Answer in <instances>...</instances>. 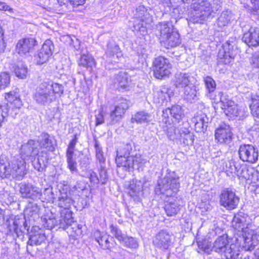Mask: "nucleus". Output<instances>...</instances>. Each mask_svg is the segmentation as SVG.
<instances>
[{"mask_svg": "<svg viewBox=\"0 0 259 259\" xmlns=\"http://www.w3.org/2000/svg\"><path fill=\"white\" fill-rule=\"evenodd\" d=\"M115 161L118 167H123L125 170L139 169L143 159L140 155L133 154L131 143H127L117 151Z\"/></svg>", "mask_w": 259, "mask_h": 259, "instance_id": "f257e3e1", "label": "nucleus"}, {"mask_svg": "<svg viewBox=\"0 0 259 259\" xmlns=\"http://www.w3.org/2000/svg\"><path fill=\"white\" fill-rule=\"evenodd\" d=\"M179 177L175 171L167 169L163 178L158 181L155 189V193L165 194L167 197L172 196L179 190Z\"/></svg>", "mask_w": 259, "mask_h": 259, "instance_id": "f03ea898", "label": "nucleus"}, {"mask_svg": "<svg viewBox=\"0 0 259 259\" xmlns=\"http://www.w3.org/2000/svg\"><path fill=\"white\" fill-rule=\"evenodd\" d=\"M72 203L73 200L67 193L60 192L57 204L58 207L62 208L59 218V227L64 230L74 222L72 217V212L70 210Z\"/></svg>", "mask_w": 259, "mask_h": 259, "instance_id": "7ed1b4c3", "label": "nucleus"}, {"mask_svg": "<svg viewBox=\"0 0 259 259\" xmlns=\"http://www.w3.org/2000/svg\"><path fill=\"white\" fill-rule=\"evenodd\" d=\"M220 7V4L217 2L212 1L210 3L207 0H203L194 5L192 18L194 23H201L212 13H216Z\"/></svg>", "mask_w": 259, "mask_h": 259, "instance_id": "20e7f679", "label": "nucleus"}, {"mask_svg": "<svg viewBox=\"0 0 259 259\" xmlns=\"http://www.w3.org/2000/svg\"><path fill=\"white\" fill-rule=\"evenodd\" d=\"M5 99L8 103L0 104V127L2 123L7 120L6 118L8 116L10 109L12 110L19 109L22 106L19 90L17 89L6 93Z\"/></svg>", "mask_w": 259, "mask_h": 259, "instance_id": "39448f33", "label": "nucleus"}, {"mask_svg": "<svg viewBox=\"0 0 259 259\" xmlns=\"http://www.w3.org/2000/svg\"><path fill=\"white\" fill-rule=\"evenodd\" d=\"M218 97L222 104V108L227 116L233 118L237 117L242 118L244 116V111L239 109L237 105L227 95L219 92Z\"/></svg>", "mask_w": 259, "mask_h": 259, "instance_id": "423d86ee", "label": "nucleus"}, {"mask_svg": "<svg viewBox=\"0 0 259 259\" xmlns=\"http://www.w3.org/2000/svg\"><path fill=\"white\" fill-rule=\"evenodd\" d=\"M239 237L236 240L240 242H244L243 247L247 250L254 249L255 246L259 240V232L253 229L251 225L247 226L243 232L237 235Z\"/></svg>", "mask_w": 259, "mask_h": 259, "instance_id": "0eeeda50", "label": "nucleus"}, {"mask_svg": "<svg viewBox=\"0 0 259 259\" xmlns=\"http://www.w3.org/2000/svg\"><path fill=\"white\" fill-rule=\"evenodd\" d=\"M52 94L48 87L47 82H45L36 87L33 99L38 105L49 106L55 101Z\"/></svg>", "mask_w": 259, "mask_h": 259, "instance_id": "6e6552de", "label": "nucleus"}, {"mask_svg": "<svg viewBox=\"0 0 259 259\" xmlns=\"http://www.w3.org/2000/svg\"><path fill=\"white\" fill-rule=\"evenodd\" d=\"M239 200V197L231 188H224L220 192V204L227 210H231L235 209L238 205Z\"/></svg>", "mask_w": 259, "mask_h": 259, "instance_id": "1a4fd4ad", "label": "nucleus"}, {"mask_svg": "<svg viewBox=\"0 0 259 259\" xmlns=\"http://www.w3.org/2000/svg\"><path fill=\"white\" fill-rule=\"evenodd\" d=\"M130 101L122 97H117L114 105L110 107V117L112 123L119 121L129 107Z\"/></svg>", "mask_w": 259, "mask_h": 259, "instance_id": "9d476101", "label": "nucleus"}, {"mask_svg": "<svg viewBox=\"0 0 259 259\" xmlns=\"http://www.w3.org/2000/svg\"><path fill=\"white\" fill-rule=\"evenodd\" d=\"M171 65L169 60L163 57H158L153 62L154 76L157 79L169 77L170 74Z\"/></svg>", "mask_w": 259, "mask_h": 259, "instance_id": "9b49d317", "label": "nucleus"}, {"mask_svg": "<svg viewBox=\"0 0 259 259\" xmlns=\"http://www.w3.org/2000/svg\"><path fill=\"white\" fill-rule=\"evenodd\" d=\"M9 171L7 178H13L21 180L26 174V163L25 160L20 158L10 161V165L8 168Z\"/></svg>", "mask_w": 259, "mask_h": 259, "instance_id": "f8f14e48", "label": "nucleus"}, {"mask_svg": "<svg viewBox=\"0 0 259 259\" xmlns=\"http://www.w3.org/2000/svg\"><path fill=\"white\" fill-rule=\"evenodd\" d=\"M238 155L242 161L255 163L258 160V151L257 148L251 144H241L238 150Z\"/></svg>", "mask_w": 259, "mask_h": 259, "instance_id": "ddd939ff", "label": "nucleus"}, {"mask_svg": "<svg viewBox=\"0 0 259 259\" xmlns=\"http://www.w3.org/2000/svg\"><path fill=\"white\" fill-rule=\"evenodd\" d=\"M19 192L22 197L33 200L40 199L42 196L41 189L31 183H21L19 184Z\"/></svg>", "mask_w": 259, "mask_h": 259, "instance_id": "4468645a", "label": "nucleus"}, {"mask_svg": "<svg viewBox=\"0 0 259 259\" xmlns=\"http://www.w3.org/2000/svg\"><path fill=\"white\" fill-rule=\"evenodd\" d=\"M195 78L191 73L178 72L175 73L173 79L174 86L177 89H183L194 82Z\"/></svg>", "mask_w": 259, "mask_h": 259, "instance_id": "2eb2a0df", "label": "nucleus"}, {"mask_svg": "<svg viewBox=\"0 0 259 259\" xmlns=\"http://www.w3.org/2000/svg\"><path fill=\"white\" fill-rule=\"evenodd\" d=\"M233 45L227 41L222 46V49L219 51L218 55L219 64H230L234 59Z\"/></svg>", "mask_w": 259, "mask_h": 259, "instance_id": "dca6fc26", "label": "nucleus"}, {"mask_svg": "<svg viewBox=\"0 0 259 259\" xmlns=\"http://www.w3.org/2000/svg\"><path fill=\"white\" fill-rule=\"evenodd\" d=\"M54 49L53 42L50 39L46 40L37 55L35 56L36 63L42 64L46 62L52 55Z\"/></svg>", "mask_w": 259, "mask_h": 259, "instance_id": "f3484780", "label": "nucleus"}, {"mask_svg": "<svg viewBox=\"0 0 259 259\" xmlns=\"http://www.w3.org/2000/svg\"><path fill=\"white\" fill-rule=\"evenodd\" d=\"M153 243L157 248L167 250L171 243V235L167 231L161 230L156 235Z\"/></svg>", "mask_w": 259, "mask_h": 259, "instance_id": "a211bd4d", "label": "nucleus"}, {"mask_svg": "<svg viewBox=\"0 0 259 259\" xmlns=\"http://www.w3.org/2000/svg\"><path fill=\"white\" fill-rule=\"evenodd\" d=\"M137 11L140 13L136 14L138 18L134 22V28L135 30L140 31L144 35L147 32V25L149 22V20L147 18L148 15L144 7H139Z\"/></svg>", "mask_w": 259, "mask_h": 259, "instance_id": "6ab92c4d", "label": "nucleus"}, {"mask_svg": "<svg viewBox=\"0 0 259 259\" xmlns=\"http://www.w3.org/2000/svg\"><path fill=\"white\" fill-rule=\"evenodd\" d=\"M29 234L27 244L30 246L39 245L45 242L47 239L44 230L37 226L32 227Z\"/></svg>", "mask_w": 259, "mask_h": 259, "instance_id": "aec40b11", "label": "nucleus"}, {"mask_svg": "<svg viewBox=\"0 0 259 259\" xmlns=\"http://www.w3.org/2000/svg\"><path fill=\"white\" fill-rule=\"evenodd\" d=\"M249 220L248 215L242 212H239L234 215L232 221V226L237 235L243 232L247 226L251 225L249 222Z\"/></svg>", "mask_w": 259, "mask_h": 259, "instance_id": "412c9836", "label": "nucleus"}, {"mask_svg": "<svg viewBox=\"0 0 259 259\" xmlns=\"http://www.w3.org/2000/svg\"><path fill=\"white\" fill-rule=\"evenodd\" d=\"M36 45V41L33 38H22L17 43L16 51L20 56L26 55L33 50Z\"/></svg>", "mask_w": 259, "mask_h": 259, "instance_id": "4be33fe9", "label": "nucleus"}, {"mask_svg": "<svg viewBox=\"0 0 259 259\" xmlns=\"http://www.w3.org/2000/svg\"><path fill=\"white\" fill-rule=\"evenodd\" d=\"M232 137V131L229 125L223 123L215 130V138L220 143H229Z\"/></svg>", "mask_w": 259, "mask_h": 259, "instance_id": "5701e85b", "label": "nucleus"}, {"mask_svg": "<svg viewBox=\"0 0 259 259\" xmlns=\"http://www.w3.org/2000/svg\"><path fill=\"white\" fill-rule=\"evenodd\" d=\"M242 40L249 47H257L259 45V28L251 27L245 32Z\"/></svg>", "mask_w": 259, "mask_h": 259, "instance_id": "b1692460", "label": "nucleus"}, {"mask_svg": "<svg viewBox=\"0 0 259 259\" xmlns=\"http://www.w3.org/2000/svg\"><path fill=\"white\" fill-rule=\"evenodd\" d=\"M131 80L127 73L120 72L116 74L114 79V87L119 92L127 91L130 89Z\"/></svg>", "mask_w": 259, "mask_h": 259, "instance_id": "393cba45", "label": "nucleus"}, {"mask_svg": "<svg viewBox=\"0 0 259 259\" xmlns=\"http://www.w3.org/2000/svg\"><path fill=\"white\" fill-rule=\"evenodd\" d=\"M177 31L171 22L164 21L159 22L156 25L155 33L159 37L160 41L171 33Z\"/></svg>", "mask_w": 259, "mask_h": 259, "instance_id": "a878e982", "label": "nucleus"}, {"mask_svg": "<svg viewBox=\"0 0 259 259\" xmlns=\"http://www.w3.org/2000/svg\"><path fill=\"white\" fill-rule=\"evenodd\" d=\"M25 224L26 220L24 217H15V219L13 220L12 225L10 224L8 226L10 232L12 233L14 237L16 236L22 239L24 236L21 228L22 227L26 228Z\"/></svg>", "mask_w": 259, "mask_h": 259, "instance_id": "bb28decb", "label": "nucleus"}, {"mask_svg": "<svg viewBox=\"0 0 259 259\" xmlns=\"http://www.w3.org/2000/svg\"><path fill=\"white\" fill-rule=\"evenodd\" d=\"M209 118L203 113H197L192 118L194 124V130L197 133H204L207 129Z\"/></svg>", "mask_w": 259, "mask_h": 259, "instance_id": "cd10ccee", "label": "nucleus"}, {"mask_svg": "<svg viewBox=\"0 0 259 259\" xmlns=\"http://www.w3.org/2000/svg\"><path fill=\"white\" fill-rule=\"evenodd\" d=\"M37 143L41 148L48 151L53 152L55 150L56 142L53 136L47 133H42L38 137Z\"/></svg>", "mask_w": 259, "mask_h": 259, "instance_id": "c85d7f7f", "label": "nucleus"}, {"mask_svg": "<svg viewBox=\"0 0 259 259\" xmlns=\"http://www.w3.org/2000/svg\"><path fill=\"white\" fill-rule=\"evenodd\" d=\"M21 158L24 160L28 157H33L39 153L35 142L33 140H29L28 142L22 145L20 149Z\"/></svg>", "mask_w": 259, "mask_h": 259, "instance_id": "c756f323", "label": "nucleus"}, {"mask_svg": "<svg viewBox=\"0 0 259 259\" xmlns=\"http://www.w3.org/2000/svg\"><path fill=\"white\" fill-rule=\"evenodd\" d=\"M161 46L169 49L177 47L181 43V39L178 31L171 33L160 41Z\"/></svg>", "mask_w": 259, "mask_h": 259, "instance_id": "7c9ffc66", "label": "nucleus"}, {"mask_svg": "<svg viewBox=\"0 0 259 259\" xmlns=\"http://www.w3.org/2000/svg\"><path fill=\"white\" fill-rule=\"evenodd\" d=\"M105 56L110 59H118L122 57L123 54L118 45L114 41H109L107 44Z\"/></svg>", "mask_w": 259, "mask_h": 259, "instance_id": "2f4dec72", "label": "nucleus"}, {"mask_svg": "<svg viewBox=\"0 0 259 259\" xmlns=\"http://www.w3.org/2000/svg\"><path fill=\"white\" fill-rule=\"evenodd\" d=\"M172 92L166 87H162L160 89L154 93L153 101L159 105H162L165 101L170 100Z\"/></svg>", "mask_w": 259, "mask_h": 259, "instance_id": "473e14b6", "label": "nucleus"}, {"mask_svg": "<svg viewBox=\"0 0 259 259\" xmlns=\"http://www.w3.org/2000/svg\"><path fill=\"white\" fill-rule=\"evenodd\" d=\"M181 209L180 201L177 198H171L167 201L164 205V210L168 217L176 216Z\"/></svg>", "mask_w": 259, "mask_h": 259, "instance_id": "72a5a7b5", "label": "nucleus"}, {"mask_svg": "<svg viewBox=\"0 0 259 259\" xmlns=\"http://www.w3.org/2000/svg\"><path fill=\"white\" fill-rule=\"evenodd\" d=\"M233 15L231 11L227 10L223 11L217 21V25L220 30L225 29L233 19Z\"/></svg>", "mask_w": 259, "mask_h": 259, "instance_id": "f704fd0d", "label": "nucleus"}, {"mask_svg": "<svg viewBox=\"0 0 259 259\" xmlns=\"http://www.w3.org/2000/svg\"><path fill=\"white\" fill-rule=\"evenodd\" d=\"M48 161L49 156L48 153L42 151L39 154H38L37 159H34L32 161V164L35 169L39 171H42L47 167Z\"/></svg>", "mask_w": 259, "mask_h": 259, "instance_id": "c9c22d12", "label": "nucleus"}, {"mask_svg": "<svg viewBox=\"0 0 259 259\" xmlns=\"http://www.w3.org/2000/svg\"><path fill=\"white\" fill-rule=\"evenodd\" d=\"M184 96L186 100L190 102H193L198 100V93L194 82L182 89Z\"/></svg>", "mask_w": 259, "mask_h": 259, "instance_id": "e433bc0d", "label": "nucleus"}, {"mask_svg": "<svg viewBox=\"0 0 259 259\" xmlns=\"http://www.w3.org/2000/svg\"><path fill=\"white\" fill-rule=\"evenodd\" d=\"M228 245L227 237L221 236L214 242L212 250L216 252L223 253Z\"/></svg>", "mask_w": 259, "mask_h": 259, "instance_id": "4c0bfd02", "label": "nucleus"}, {"mask_svg": "<svg viewBox=\"0 0 259 259\" xmlns=\"http://www.w3.org/2000/svg\"><path fill=\"white\" fill-rule=\"evenodd\" d=\"M223 253L226 259H237L240 254L239 247L236 244H229Z\"/></svg>", "mask_w": 259, "mask_h": 259, "instance_id": "58836bf2", "label": "nucleus"}, {"mask_svg": "<svg viewBox=\"0 0 259 259\" xmlns=\"http://www.w3.org/2000/svg\"><path fill=\"white\" fill-rule=\"evenodd\" d=\"M170 112V115L176 121L180 122L184 117V110L180 105H174L166 109L165 112Z\"/></svg>", "mask_w": 259, "mask_h": 259, "instance_id": "ea45409f", "label": "nucleus"}, {"mask_svg": "<svg viewBox=\"0 0 259 259\" xmlns=\"http://www.w3.org/2000/svg\"><path fill=\"white\" fill-rule=\"evenodd\" d=\"M41 220L42 226L47 229L51 230L56 226H59V220H56L53 214L41 218ZM59 228H61L60 227Z\"/></svg>", "mask_w": 259, "mask_h": 259, "instance_id": "a19ab883", "label": "nucleus"}, {"mask_svg": "<svg viewBox=\"0 0 259 259\" xmlns=\"http://www.w3.org/2000/svg\"><path fill=\"white\" fill-rule=\"evenodd\" d=\"M47 85L50 90V92L53 94V99L55 101L58 97H60L64 93V87L61 84L47 82Z\"/></svg>", "mask_w": 259, "mask_h": 259, "instance_id": "79ce46f5", "label": "nucleus"}, {"mask_svg": "<svg viewBox=\"0 0 259 259\" xmlns=\"http://www.w3.org/2000/svg\"><path fill=\"white\" fill-rule=\"evenodd\" d=\"M128 189V193L131 197L138 196L143 190L142 184L141 181H133L129 185Z\"/></svg>", "mask_w": 259, "mask_h": 259, "instance_id": "37998d69", "label": "nucleus"}, {"mask_svg": "<svg viewBox=\"0 0 259 259\" xmlns=\"http://www.w3.org/2000/svg\"><path fill=\"white\" fill-rule=\"evenodd\" d=\"M78 64L79 66L92 69V67L95 65V62L94 58L91 55L88 54H82L78 61Z\"/></svg>", "mask_w": 259, "mask_h": 259, "instance_id": "c03bdc74", "label": "nucleus"}, {"mask_svg": "<svg viewBox=\"0 0 259 259\" xmlns=\"http://www.w3.org/2000/svg\"><path fill=\"white\" fill-rule=\"evenodd\" d=\"M151 115L144 111H140L133 115L131 121L138 123H148L150 121Z\"/></svg>", "mask_w": 259, "mask_h": 259, "instance_id": "a18cd8bd", "label": "nucleus"}, {"mask_svg": "<svg viewBox=\"0 0 259 259\" xmlns=\"http://www.w3.org/2000/svg\"><path fill=\"white\" fill-rule=\"evenodd\" d=\"M178 139H180L184 145L187 146L192 145L194 140L193 134L186 128L183 131L181 130Z\"/></svg>", "mask_w": 259, "mask_h": 259, "instance_id": "49530a36", "label": "nucleus"}, {"mask_svg": "<svg viewBox=\"0 0 259 259\" xmlns=\"http://www.w3.org/2000/svg\"><path fill=\"white\" fill-rule=\"evenodd\" d=\"M203 81L205 83V86L208 92L207 96L210 99H212V93L216 89V83L214 79L210 76L203 77Z\"/></svg>", "mask_w": 259, "mask_h": 259, "instance_id": "de8ad7c7", "label": "nucleus"}, {"mask_svg": "<svg viewBox=\"0 0 259 259\" xmlns=\"http://www.w3.org/2000/svg\"><path fill=\"white\" fill-rule=\"evenodd\" d=\"M9 165V159L5 155L0 156V177L2 178H8V168Z\"/></svg>", "mask_w": 259, "mask_h": 259, "instance_id": "09e8293b", "label": "nucleus"}, {"mask_svg": "<svg viewBox=\"0 0 259 259\" xmlns=\"http://www.w3.org/2000/svg\"><path fill=\"white\" fill-rule=\"evenodd\" d=\"M251 114L253 117H259V95L251 96V103L249 106Z\"/></svg>", "mask_w": 259, "mask_h": 259, "instance_id": "8fccbe9b", "label": "nucleus"}, {"mask_svg": "<svg viewBox=\"0 0 259 259\" xmlns=\"http://www.w3.org/2000/svg\"><path fill=\"white\" fill-rule=\"evenodd\" d=\"M54 8L56 10L66 12L69 10L72 6L71 0H55L54 3Z\"/></svg>", "mask_w": 259, "mask_h": 259, "instance_id": "3c124183", "label": "nucleus"}, {"mask_svg": "<svg viewBox=\"0 0 259 259\" xmlns=\"http://www.w3.org/2000/svg\"><path fill=\"white\" fill-rule=\"evenodd\" d=\"M66 160L67 167L69 169L72 174H77L78 170L77 168V162L75 159L73 158L72 154H66Z\"/></svg>", "mask_w": 259, "mask_h": 259, "instance_id": "603ef678", "label": "nucleus"}, {"mask_svg": "<svg viewBox=\"0 0 259 259\" xmlns=\"http://www.w3.org/2000/svg\"><path fill=\"white\" fill-rule=\"evenodd\" d=\"M15 72L18 77L23 78L26 76L27 68L22 62H18L15 68Z\"/></svg>", "mask_w": 259, "mask_h": 259, "instance_id": "864d4df0", "label": "nucleus"}, {"mask_svg": "<svg viewBox=\"0 0 259 259\" xmlns=\"http://www.w3.org/2000/svg\"><path fill=\"white\" fill-rule=\"evenodd\" d=\"M42 196L41 197V198L40 200H41L42 201H44V199L46 200L47 201H48L49 202H51L53 203L54 202V200L55 199V194L53 193V188L52 187H49L46 188L44 192L42 193Z\"/></svg>", "mask_w": 259, "mask_h": 259, "instance_id": "5fc2aeb1", "label": "nucleus"}, {"mask_svg": "<svg viewBox=\"0 0 259 259\" xmlns=\"http://www.w3.org/2000/svg\"><path fill=\"white\" fill-rule=\"evenodd\" d=\"M166 131V134L170 140L178 139L181 132V130L178 128H176L171 125H170L169 127H167Z\"/></svg>", "mask_w": 259, "mask_h": 259, "instance_id": "6e6d98bb", "label": "nucleus"}, {"mask_svg": "<svg viewBox=\"0 0 259 259\" xmlns=\"http://www.w3.org/2000/svg\"><path fill=\"white\" fill-rule=\"evenodd\" d=\"M110 228L111 234L121 243L126 235L123 234L117 226L112 225Z\"/></svg>", "mask_w": 259, "mask_h": 259, "instance_id": "4d7b16f0", "label": "nucleus"}, {"mask_svg": "<svg viewBox=\"0 0 259 259\" xmlns=\"http://www.w3.org/2000/svg\"><path fill=\"white\" fill-rule=\"evenodd\" d=\"M124 246L133 248H136L138 247V243L135 238L132 237L125 236L121 242Z\"/></svg>", "mask_w": 259, "mask_h": 259, "instance_id": "13d9d810", "label": "nucleus"}, {"mask_svg": "<svg viewBox=\"0 0 259 259\" xmlns=\"http://www.w3.org/2000/svg\"><path fill=\"white\" fill-rule=\"evenodd\" d=\"M10 83V76L9 73L3 72L0 75V89H5Z\"/></svg>", "mask_w": 259, "mask_h": 259, "instance_id": "bf43d9fd", "label": "nucleus"}, {"mask_svg": "<svg viewBox=\"0 0 259 259\" xmlns=\"http://www.w3.org/2000/svg\"><path fill=\"white\" fill-rule=\"evenodd\" d=\"M39 210V207L36 204H31L27 206L24 211V213L25 215L33 217L37 215Z\"/></svg>", "mask_w": 259, "mask_h": 259, "instance_id": "052dcab7", "label": "nucleus"}, {"mask_svg": "<svg viewBox=\"0 0 259 259\" xmlns=\"http://www.w3.org/2000/svg\"><path fill=\"white\" fill-rule=\"evenodd\" d=\"M94 236L97 242H98L101 246L104 247L105 242L107 241V235L101 233L100 231H96L94 234Z\"/></svg>", "mask_w": 259, "mask_h": 259, "instance_id": "680f3d73", "label": "nucleus"}, {"mask_svg": "<svg viewBox=\"0 0 259 259\" xmlns=\"http://www.w3.org/2000/svg\"><path fill=\"white\" fill-rule=\"evenodd\" d=\"M77 135L76 134L74 136L73 138L69 143L66 151V154H74V151L75 145L77 142Z\"/></svg>", "mask_w": 259, "mask_h": 259, "instance_id": "e2e57ef3", "label": "nucleus"}, {"mask_svg": "<svg viewBox=\"0 0 259 259\" xmlns=\"http://www.w3.org/2000/svg\"><path fill=\"white\" fill-rule=\"evenodd\" d=\"M99 180L101 184L102 185L106 184L108 179V175L107 174L106 169L102 166H101L100 167L99 170Z\"/></svg>", "mask_w": 259, "mask_h": 259, "instance_id": "0e129e2a", "label": "nucleus"}, {"mask_svg": "<svg viewBox=\"0 0 259 259\" xmlns=\"http://www.w3.org/2000/svg\"><path fill=\"white\" fill-rule=\"evenodd\" d=\"M237 177L242 178L246 180L250 179V175L249 174L248 169L245 166H243L240 170L237 171Z\"/></svg>", "mask_w": 259, "mask_h": 259, "instance_id": "69168bd1", "label": "nucleus"}, {"mask_svg": "<svg viewBox=\"0 0 259 259\" xmlns=\"http://www.w3.org/2000/svg\"><path fill=\"white\" fill-rule=\"evenodd\" d=\"M96 125H99L104 123V118L102 110H100L96 115Z\"/></svg>", "mask_w": 259, "mask_h": 259, "instance_id": "338daca9", "label": "nucleus"}, {"mask_svg": "<svg viewBox=\"0 0 259 259\" xmlns=\"http://www.w3.org/2000/svg\"><path fill=\"white\" fill-rule=\"evenodd\" d=\"M251 63L254 68H259V53L255 54L253 55Z\"/></svg>", "mask_w": 259, "mask_h": 259, "instance_id": "774afa93", "label": "nucleus"}]
</instances>
